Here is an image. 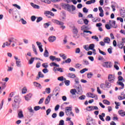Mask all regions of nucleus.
<instances>
[{
    "label": "nucleus",
    "mask_w": 125,
    "mask_h": 125,
    "mask_svg": "<svg viewBox=\"0 0 125 125\" xmlns=\"http://www.w3.org/2000/svg\"><path fill=\"white\" fill-rule=\"evenodd\" d=\"M125 43V42H121L120 43H118L117 46H118V47L121 49H123L124 45V43Z\"/></svg>",
    "instance_id": "nucleus-14"
},
{
    "label": "nucleus",
    "mask_w": 125,
    "mask_h": 125,
    "mask_svg": "<svg viewBox=\"0 0 125 125\" xmlns=\"http://www.w3.org/2000/svg\"><path fill=\"white\" fill-rule=\"evenodd\" d=\"M41 108H42V107L40 106H36L34 107L35 111H39V110H40V109H41Z\"/></svg>",
    "instance_id": "nucleus-38"
},
{
    "label": "nucleus",
    "mask_w": 125,
    "mask_h": 125,
    "mask_svg": "<svg viewBox=\"0 0 125 125\" xmlns=\"http://www.w3.org/2000/svg\"><path fill=\"white\" fill-rule=\"evenodd\" d=\"M117 20L119 21L120 20V22H121V23H123V22H124V19H123V18H121V17H118L117 18Z\"/></svg>",
    "instance_id": "nucleus-57"
},
{
    "label": "nucleus",
    "mask_w": 125,
    "mask_h": 125,
    "mask_svg": "<svg viewBox=\"0 0 125 125\" xmlns=\"http://www.w3.org/2000/svg\"><path fill=\"white\" fill-rule=\"evenodd\" d=\"M14 58L16 60V64L17 67H18L19 68L22 67V64L21 63V60L16 56H14Z\"/></svg>",
    "instance_id": "nucleus-3"
},
{
    "label": "nucleus",
    "mask_w": 125,
    "mask_h": 125,
    "mask_svg": "<svg viewBox=\"0 0 125 125\" xmlns=\"http://www.w3.org/2000/svg\"><path fill=\"white\" fill-rule=\"evenodd\" d=\"M43 26L44 28H45V29H46V28H48V27L50 26V22L44 23Z\"/></svg>",
    "instance_id": "nucleus-29"
},
{
    "label": "nucleus",
    "mask_w": 125,
    "mask_h": 125,
    "mask_svg": "<svg viewBox=\"0 0 125 125\" xmlns=\"http://www.w3.org/2000/svg\"><path fill=\"white\" fill-rule=\"evenodd\" d=\"M51 95H49L45 100V105H47L50 102V99L51 98Z\"/></svg>",
    "instance_id": "nucleus-12"
},
{
    "label": "nucleus",
    "mask_w": 125,
    "mask_h": 125,
    "mask_svg": "<svg viewBox=\"0 0 125 125\" xmlns=\"http://www.w3.org/2000/svg\"><path fill=\"white\" fill-rule=\"evenodd\" d=\"M53 22H54V23H56V24H58V25H62L61 26V28H62V30H64V29H65V28H66V27L63 25H64V22H62V21H60L57 20H54L53 21Z\"/></svg>",
    "instance_id": "nucleus-4"
},
{
    "label": "nucleus",
    "mask_w": 125,
    "mask_h": 125,
    "mask_svg": "<svg viewBox=\"0 0 125 125\" xmlns=\"http://www.w3.org/2000/svg\"><path fill=\"white\" fill-rule=\"evenodd\" d=\"M93 76V74L91 73V72H90L89 73H87V77L88 79H90L91 78V77Z\"/></svg>",
    "instance_id": "nucleus-37"
},
{
    "label": "nucleus",
    "mask_w": 125,
    "mask_h": 125,
    "mask_svg": "<svg viewBox=\"0 0 125 125\" xmlns=\"http://www.w3.org/2000/svg\"><path fill=\"white\" fill-rule=\"evenodd\" d=\"M44 100V99L43 98H41L39 103L38 104H42V103H43V100Z\"/></svg>",
    "instance_id": "nucleus-50"
},
{
    "label": "nucleus",
    "mask_w": 125,
    "mask_h": 125,
    "mask_svg": "<svg viewBox=\"0 0 125 125\" xmlns=\"http://www.w3.org/2000/svg\"><path fill=\"white\" fill-rule=\"evenodd\" d=\"M50 112H51V109L49 108L46 110V115L47 116H48L49 114H50Z\"/></svg>",
    "instance_id": "nucleus-55"
},
{
    "label": "nucleus",
    "mask_w": 125,
    "mask_h": 125,
    "mask_svg": "<svg viewBox=\"0 0 125 125\" xmlns=\"http://www.w3.org/2000/svg\"><path fill=\"white\" fill-rule=\"evenodd\" d=\"M27 109H28L29 112H30V113H34V110L33 109V108H32V107L31 106L28 107Z\"/></svg>",
    "instance_id": "nucleus-46"
},
{
    "label": "nucleus",
    "mask_w": 125,
    "mask_h": 125,
    "mask_svg": "<svg viewBox=\"0 0 125 125\" xmlns=\"http://www.w3.org/2000/svg\"><path fill=\"white\" fill-rule=\"evenodd\" d=\"M45 14H47L48 15H51V16H54V14H53V13L49 11H45Z\"/></svg>",
    "instance_id": "nucleus-24"
},
{
    "label": "nucleus",
    "mask_w": 125,
    "mask_h": 125,
    "mask_svg": "<svg viewBox=\"0 0 125 125\" xmlns=\"http://www.w3.org/2000/svg\"><path fill=\"white\" fill-rule=\"evenodd\" d=\"M115 64L114 65V67L115 68V69H116V70H119L120 68L119 67V66H118V64H119V62H115Z\"/></svg>",
    "instance_id": "nucleus-26"
},
{
    "label": "nucleus",
    "mask_w": 125,
    "mask_h": 125,
    "mask_svg": "<svg viewBox=\"0 0 125 125\" xmlns=\"http://www.w3.org/2000/svg\"><path fill=\"white\" fill-rule=\"evenodd\" d=\"M109 25L111 28H117L118 25L115 21H109Z\"/></svg>",
    "instance_id": "nucleus-8"
},
{
    "label": "nucleus",
    "mask_w": 125,
    "mask_h": 125,
    "mask_svg": "<svg viewBox=\"0 0 125 125\" xmlns=\"http://www.w3.org/2000/svg\"><path fill=\"white\" fill-rule=\"evenodd\" d=\"M68 77L70 78V79H75L76 75L73 73H68Z\"/></svg>",
    "instance_id": "nucleus-23"
},
{
    "label": "nucleus",
    "mask_w": 125,
    "mask_h": 125,
    "mask_svg": "<svg viewBox=\"0 0 125 125\" xmlns=\"http://www.w3.org/2000/svg\"><path fill=\"white\" fill-rule=\"evenodd\" d=\"M24 97L26 101H29V100H30V99H31V98H32V94L29 93L26 95V96H25Z\"/></svg>",
    "instance_id": "nucleus-15"
},
{
    "label": "nucleus",
    "mask_w": 125,
    "mask_h": 125,
    "mask_svg": "<svg viewBox=\"0 0 125 125\" xmlns=\"http://www.w3.org/2000/svg\"><path fill=\"white\" fill-rule=\"evenodd\" d=\"M34 84L35 86H36L37 87H39L40 89H42V85L40 83H38V82H34Z\"/></svg>",
    "instance_id": "nucleus-17"
},
{
    "label": "nucleus",
    "mask_w": 125,
    "mask_h": 125,
    "mask_svg": "<svg viewBox=\"0 0 125 125\" xmlns=\"http://www.w3.org/2000/svg\"><path fill=\"white\" fill-rule=\"evenodd\" d=\"M118 81H119V82H121V81H123V82H125V79H124V78H123L122 76H119L118 77Z\"/></svg>",
    "instance_id": "nucleus-43"
},
{
    "label": "nucleus",
    "mask_w": 125,
    "mask_h": 125,
    "mask_svg": "<svg viewBox=\"0 0 125 125\" xmlns=\"http://www.w3.org/2000/svg\"><path fill=\"white\" fill-rule=\"evenodd\" d=\"M18 117L20 119L21 118H23L24 117V115L23 114V111L21 109H19L18 110Z\"/></svg>",
    "instance_id": "nucleus-13"
},
{
    "label": "nucleus",
    "mask_w": 125,
    "mask_h": 125,
    "mask_svg": "<svg viewBox=\"0 0 125 125\" xmlns=\"http://www.w3.org/2000/svg\"><path fill=\"white\" fill-rule=\"evenodd\" d=\"M94 46H95V45L94 43H92V44H90L89 45V50L90 49V50H93V49H94Z\"/></svg>",
    "instance_id": "nucleus-28"
},
{
    "label": "nucleus",
    "mask_w": 125,
    "mask_h": 125,
    "mask_svg": "<svg viewBox=\"0 0 125 125\" xmlns=\"http://www.w3.org/2000/svg\"><path fill=\"white\" fill-rule=\"evenodd\" d=\"M41 1H42V2H44L45 3H47L48 4L51 2L50 0H41Z\"/></svg>",
    "instance_id": "nucleus-33"
},
{
    "label": "nucleus",
    "mask_w": 125,
    "mask_h": 125,
    "mask_svg": "<svg viewBox=\"0 0 125 125\" xmlns=\"http://www.w3.org/2000/svg\"><path fill=\"white\" fill-rule=\"evenodd\" d=\"M113 79H115V76L112 74H109L108 79L109 80H112Z\"/></svg>",
    "instance_id": "nucleus-32"
},
{
    "label": "nucleus",
    "mask_w": 125,
    "mask_h": 125,
    "mask_svg": "<svg viewBox=\"0 0 125 125\" xmlns=\"http://www.w3.org/2000/svg\"><path fill=\"white\" fill-rule=\"evenodd\" d=\"M36 17L35 16H32L31 17V21H32V22H34V21H35L36 19Z\"/></svg>",
    "instance_id": "nucleus-52"
},
{
    "label": "nucleus",
    "mask_w": 125,
    "mask_h": 125,
    "mask_svg": "<svg viewBox=\"0 0 125 125\" xmlns=\"http://www.w3.org/2000/svg\"><path fill=\"white\" fill-rule=\"evenodd\" d=\"M13 6H15V7H16L18 8V9H21V7H20V6L18 5L17 4H13Z\"/></svg>",
    "instance_id": "nucleus-45"
},
{
    "label": "nucleus",
    "mask_w": 125,
    "mask_h": 125,
    "mask_svg": "<svg viewBox=\"0 0 125 125\" xmlns=\"http://www.w3.org/2000/svg\"><path fill=\"white\" fill-rule=\"evenodd\" d=\"M35 61V58H31L28 62L29 64H32V63Z\"/></svg>",
    "instance_id": "nucleus-31"
},
{
    "label": "nucleus",
    "mask_w": 125,
    "mask_h": 125,
    "mask_svg": "<svg viewBox=\"0 0 125 125\" xmlns=\"http://www.w3.org/2000/svg\"><path fill=\"white\" fill-rule=\"evenodd\" d=\"M12 70H13V67H10V66H8V69L7 70V71L8 72H11L12 71Z\"/></svg>",
    "instance_id": "nucleus-51"
},
{
    "label": "nucleus",
    "mask_w": 125,
    "mask_h": 125,
    "mask_svg": "<svg viewBox=\"0 0 125 125\" xmlns=\"http://www.w3.org/2000/svg\"><path fill=\"white\" fill-rule=\"evenodd\" d=\"M70 93L72 95L73 98H78L79 97L78 95H76L77 93V90L76 89H72L70 90Z\"/></svg>",
    "instance_id": "nucleus-7"
},
{
    "label": "nucleus",
    "mask_w": 125,
    "mask_h": 125,
    "mask_svg": "<svg viewBox=\"0 0 125 125\" xmlns=\"http://www.w3.org/2000/svg\"><path fill=\"white\" fill-rule=\"evenodd\" d=\"M81 52V49L80 48H76L75 50V53H80Z\"/></svg>",
    "instance_id": "nucleus-62"
},
{
    "label": "nucleus",
    "mask_w": 125,
    "mask_h": 125,
    "mask_svg": "<svg viewBox=\"0 0 125 125\" xmlns=\"http://www.w3.org/2000/svg\"><path fill=\"white\" fill-rule=\"evenodd\" d=\"M64 112L60 111L59 113V116L60 117H63L64 116Z\"/></svg>",
    "instance_id": "nucleus-63"
},
{
    "label": "nucleus",
    "mask_w": 125,
    "mask_h": 125,
    "mask_svg": "<svg viewBox=\"0 0 125 125\" xmlns=\"http://www.w3.org/2000/svg\"><path fill=\"white\" fill-rule=\"evenodd\" d=\"M57 71H58V72H60L61 73H63V72H64V71L63 70V68H57Z\"/></svg>",
    "instance_id": "nucleus-54"
},
{
    "label": "nucleus",
    "mask_w": 125,
    "mask_h": 125,
    "mask_svg": "<svg viewBox=\"0 0 125 125\" xmlns=\"http://www.w3.org/2000/svg\"><path fill=\"white\" fill-rule=\"evenodd\" d=\"M98 50L101 54H102V55L105 56L106 55V53L105 52L101 50L100 48L98 49Z\"/></svg>",
    "instance_id": "nucleus-36"
},
{
    "label": "nucleus",
    "mask_w": 125,
    "mask_h": 125,
    "mask_svg": "<svg viewBox=\"0 0 125 125\" xmlns=\"http://www.w3.org/2000/svg\"><path fill=\"white\" fill-rule=\"evenodd\" d=\"M48 40L49 42H54L56 41V37L54 36H51L49 37Z\"/></svg>",
    "instance_id": "nucleus-10"
},
{
    "label": "nucleus",
    "mask_w": 125,
    "mask_h": 125,
    "mask_svg": "<svg viewBox=\"0 0 125 125\" xmlns=\"http://www.w3.org/2000/svg\"><path fill=\"white\" fill-rule=\"evenodd\" d=\"M60 107V105L59 104H57L55 107V111H58L59 110V107Z\"/></svg>",
    "instance_id": "nucleus-59"
},
{
    "label": "nucleus",
    "mask_w": 125,
    "mask_h": 125,
    "mask_svg": "<svg viewBox=\"0 0 125 125\" xmlns=\"http://www.w3.org/2000/svg\"><path fill=\"white\" fill-rule=\"evenodd\" d=\"M70 111H72V107L70 106L66 107L65 109V113L67 116H69V115H71L70 113L69 112Z\"/></svg>",
    "instance_id": "nucleus-11"
},
{
    "label": "nucleus",
    "mask_w": 125,
    "mask_h": 125,
    "mask_svg": "<svg viewBox=\"0 0 125 125\" xmlns=\"http://www.w3.org/2000/svg\"><path fill=\"white\" fill-rule=\"evenodd\" d=\"M42 21V17H38L36 22L37 23H39V22H41V21Z\"/></svg>",
    "instance_id": "nucleus-39"
},
{
    "label": "nucleus",
    "mask_w": 125,
    "mask_h": 125,
    "mask_svg": "<svg viewBox=\"0 0 125 125\" xmlns=\"http://www.w3.org/2000/svg\"><path fill=\"white\" fill-rule=\"evenodd\" d=\"M76 89L78 94H79V95L83 94V89H82V85H81V84L79 85Z\"/></svg>",
    "instance_id": "nucleus-6"
},
{
    "label": "nucleus",
    "mask_w": 125,
    "mask_h": 125,
    "mask_svg": "<svg viewBox=\"0 0 125 125\" xmlns=\"http://www.w3.org/2000/svg\"><path fill=\"white\" fill-rule=\"evenodd\" d=\"M78 32H79V31H78V29H77V28L73 29L74 34H76L77 35V34H78Z\"/></svg>",
    "instance_id": "nucleus-61"
},
{
    "label": "nucleus",
    "mask_w": 125,
    "mask_h": 125,
    "mask_svg": "<svg viewBox=\"0 0 125 125\" xmlns=\"http://www.w3.org/2000/svg\"><path fill=\"white\" fill-rule=\"evenodd\" d=\"M43 55L44 57H48V56H49V53L48 52V51H47V50L46 49V48H45Z\"/></svg>",
    "instance_id": "nucleus-19"
},
{
    "label": "nucleus",
    "mask_w": 125,
    "mask_h": 125,
    "mask_svg": "<svg viewBox=\"0 0 125 125\" xmlns=\"http://www.w3.org/2000/svg\"><path fill=\"white\" fill-rule=\"evenodd\" d=\"M78 24H81V25H83V21L82 19H80L78 21Z\"/></svg>",
    "instance_id": "nucleus-48"
},
{
    "label": "nucleus",
    "mask_w": 125,
    "mask_h": 125,
    "mask_svg": "<svg viewBox=\"0 0 125 125\" xmlns=\"http://www.w3.org/2000/svg\"><path fill=\"white\" fill-rule=\"evenodd\" d=\"M62 6L63 9H67V11L69 12H71L72 14H75L76 13L75 12H72V11H74V10H76V7L73 5H70L69 4H66V3H62Z\"/></svg>",
    "instance_id": "nucleus-1"
},
{
    "label": "nucleus",
    "mask_w": 125,
    "mask_h": 125,
    "mask_svg": "<svg viewBox=\"0 0 125 125\" xmlns=\"http://www.w3.org/2000/svg\"><path fill=\"white\" fill-rule=\"evenodd\" d=\"M72 61V60L70 58H68L66 61H65V63H71V62Z\"/></svg>",
    "instance_id": "nucleus-64"
},
{
    "label": "nucleus",
    "mask_w": 125,
    "mask_h": 125,
    "mask_svg": "<svg viewBox=\"0 0 125 125\" xmlns=\"http://www.w3.org/2000/svg\"><path fill=\"white\" fill-rule=\"evenodd\" d=\"M27 91V89L26 88V87H23L22 89V93L24 94L26 93Z\"/></svg>",
    "instance_id": "nucleus-56"
},
{
    "label": "nucleus",
    "mask_w": 125,
    "mask_h": 125,
    "mask_svg": "<svg viewBox=\"0 0 125 125\" xmlns=\"http://www.w3.org/2000/svg\"><path fill=\"white\" fill-rule=\"evenodd\" d=\"M103 67L104 68H111L112 67V65L111 64L110 62H105L102 63Z\"/></svg>",
    "instance_id": "nucleus-5"
},
{
    "label": "nucleus",
    "mask_w": 125,
    "mask_h": 125,
    "mask_svg": "<svg viewBox=\"0 0 125 125\" xmlns=\"http://www.w3.org/2000/svg\"><path fill=\"white\" fill-rule=\"evenodd\" d=\"M78 99H79V100H84V99H85V96L83 95L79 97L78 98Z\"/></svg>",
    "instance_id": "nucleus-34"
},
{
    "label": "nucleus",
    "mask_w": 125,
    "mask_h": 125,
    "mask_svg": "<svg viewBox=\"0 0 125 125\" xmlns=\"http://www.w3.org/2000/svg\"><path fill=\"white\" fill-rule=\"evenodd\" d=\"M86 71H88V69L84 68V69H82L81 70H80V73L81 74H83V73H85V72H86Z\"/></svg>",
    "instance_id": "nucleus-35"
},
{
    "label": "nucleus",
    "mask_w": 125,
    "mask_h": 125,
    "mask_svg": "<svg viewBox=\"0 0 125 125\" xmlns=\"http://www.w3.org/2000/svg\"><path fill=\"white\" fill-rule=\"evenodd\" d=\"M50 60H51V61H54L55 60L56 57L54 56H50L49 57Z\"/></svg>",
    "instance_id": "nucleus-42"
},
{
    "label": "nucleus",
    "mask_w": 125,
    "mask_h": 125,
    "mask_svg": "<svg viewBox=\"0 0 125 125\" xmlns=\"http://www.w3.org/2000/svg\"><path fill=\"white\" fill-rule=\"evenodd\" d=\"M105 85L107 88H110V87H111V84L110 83L107 82V81H105Z\"/></svg>",
    "instance_id": "nucleus-25"
},
{
    "label": "nucleus",
    "mask_w": 125,
    "mask_h": 125,
    "mask_svg": "<svg viewBox=\"0 0 125 125\" xmlns=\"http://www.w3.org/2000/svg\"><path fill=\"white\" fill-rule=\"evenodd\" d=\"M39 78H43L44 77V75L42 73V72L40 71L38 73Z\"/></svg>",
    "instance_id": "nucleus-47"
},
{
    "label": "nucleus",
    "mask_w": 125,
    "mask_h": 125,
    "mask_svg": "<svg viewBox=\"0 0 125 125\" xmlns=\"http://www.w3.org/2000/svg\"><path fill=\"white\" fill-rule=\"evenodd\" d=\"M83 62H84V63H83L84 65H89V62H88V61L86 60H83Z\"/></svg>",
    "instance_id": "nucleus-49"
},
{
    "label": "nucleus",
    "mask_w": 125,
    "mask_h": 125,
    "mask_svg": "<svg viewBox=\"0 0 125 125\" xmlns=\"http://www.w3.org/2000/svg\"><path fill=\"white\" fill-rule=\"evenodd\" d=\"M1 86H0L1 87V90H3L5 87H6V84H5V83H1Z\"/></svg>",
    "instance_id": "nucleus-27"
},
{
    "label": "nucleus",
    "mask_w": 125,
    "mask_h": 125,
    "mask_svg": "<svg viewBox=\"0 0 125 125\" xmlns=\"http://www.w3.org/2000/svg\"><path fill=\"white\" fill-rule=\"evenodd\" d=\"M83 12L84 13H87V12H88V10L86 9V8L84 7L83 8Z\"/></svg>",
    "instance_id": "nucleus-60"
},
{
    "label": "nucleus",
    "mask_w": 125,
    "mask_h": 125,
    "mask_svg": "<svg viewBox=\"0 0 125 125\" xmlns=\"http://www.w3.org/2000/svg\"><path fill=\"white\" fill-rule=\"evenodd\" d=\"M117 83H118L119 85H121V86H122V88H124V87H125V84H124L123 82H117Z\"/></svg>",
    "instance_id": "nucleus-41"
},
{
    "label": "nucleus",
    "mask_w": 125,
    "mask_h": 125,
    "mask_svg": "<svg viewBox=\"0 0 125 125\" xmlns=\"http://www.w3.org/2000/svg\"><path fill=\"white\" fill-rule=\"evenodd\" d=\"M121 16L122 17H125V10H123L122 9L120 10Z\"/></svg>",
    "instance_id": "nucleus-20"
},
{
    "label": "nucleus",
    "mask_w": 125,
    "mask_h": 125,
    "mask_svg": "<svg viewBox=\"0 0 125 125\" xmlns=\"http://www.w3.org/2000/svg\"><path fill=\"white\" fill-rule=\"evenodd\" d=\"M86 111H90L94 110V106H89L86 107Z\"/></svg>",
    "instance_id": "nucleus-16"
},
{
    "label": "nucleus",
    "mask_w": 125,
    "mask_h": 125,
    "mask_svg": "<svg viewBox=\"0 0 125 125\" xmlns=\"http://www.w3.org/2000/svg\"><path fill=\"white\" fill-rule=\"evenodd\" d=\"M118 113H119V115H120V116H121V117H125V111H124V110H119L118 111Z\"/></svg>",
    "instance_id": "nucleus-18"
},
{
    "label": "nucleus",
    "mask_w": 125,
    "mask_h": 125,
    "mask_svg": "<svg viewBox=\"0 0 125 125\" xmlns=\"http://www.w3.org/2000/svg\"><path fill=\"white\" fill-rule=\"evenodd\" d=\"M103 102L104 104H106V105H110V102L107 100H104Z\"/></svg>",
    "instance_id": "nucleus-30"
},
{
    "label": "nucleus",
    "mask_w": 125,
    "mask_h": 125,
    "mask_svg": "<svg viewBox=\"0 0 125 125\" xmlns=\"http://www.w3.org/2000/svg\"><path fill=\"white\" fill-rule=\"evenodd\" d=\"M110 38L108 37H105L104 40V42L105 43H110Z\"/></svg>",
    "instance_id": "nucleus-21"
},
{
    "label": "nucleus",
    "mask_w": 125,
    "mask_h": 125,
    "mask_svg": "<svg viewBox=\"0 0 125 125\" xmlns=\"http://www.w3.org/2000/svg\"><path fill=\"white\" fill-rule=\"evenodd\" d=\"M58 80L60 81V82H63L64 81V77L61 76L58 78Z\"/></svg>",
    "instance_id": "nucleus-40"
},
{
    "label": "nucleus",
    "mask_w": 125,
    "mask_h": 125,
    "mask_svg": "<svg viewBox=\"0 0 125 125\" xmlns=\"http://www.w3.org/2000/svg\"><path fill=\"white\" fill-rule=\"evenodd\" d=\"M14 103L12 104L13 108L15 109H18L20 107V102H21V99L19 97V96H16L14 97Z\"/></svg>",
    "instance_id": "nucleus-2"
},
{
    "label": "nucleus",
    "mask_w": 125,
    "mask_h": 125,
    "mask_svg": "<svg viewBox=\"0 0 125 125\" xmlns=\"http://www.w3.org/2000/svg\"><path fill=\"white\" fill-rule=\"evenodd\" d=\"M36 43L39 48L40 51L42 52L43 51V49L42 48V42H37Z\"/></svg>",
    "instance_id": "nucleus-9"
},
{
    "label": "nucleus",
    "mask_w": 125,
    "mask_h": 125,
    "mask_svg": "<svg viewBox=\"0 0 125 125\" xmlns=\"http://www.w3.org/2000/svg\"><path fill=\"white\" fill-rule=\"evenodd\" d=\"M31 5L32 6V7H34V8L40 9V6L37 4H35L34 3H31Z\"/></svg>",
    "instance_id": "nucleus-22"
},
{
    "label": "nucleus",
    "mask_w": 125,
    "mask_h": 125,
    "mask_svg": "<svg viewBox=\"0 0 125 125\" xmlns=\"http://www.w3.org/2000/svg\"><path fill=\"white\" fill-rule=\"evenodd\" d=\"M45 92H47L48 94H49V93H50V88H46L45 89Z\"/></svg>",
    "instance_id": "nucleus-53"
},
{
    "label": "nucleus",
    "mask_w": 125,
    "mask_h": 125,
    "mask_svg": "<svg viewBox=\"0 0 125 125\" xmlns=\"http://www.w3.org/2000/svg\"><path fill=\"white\" fill-rule=\"evenodd\" d=\"M105 28L107 29V30H110L111 29V26L109 25L108 24H105Z\"/></svg>",
    "instance_id": "nucleus-58"
},
{
    "label": "nucleus",
    "mask_w": 125,
    "mask_h": 125,
    "mask_svg": "<svg viewBox=\"0 0 125 125\" xmlns=\"http://www.w3.org/2000/svg\"><path fill=\"white\" fill-rule=\"evenodd\" d=\"M64 83L65 85H66L67 86L70 85V81L69 80H66L65 81H64Z\"/></svg>",
    "instance_id": "nucleus-44"
}]
</instances>
